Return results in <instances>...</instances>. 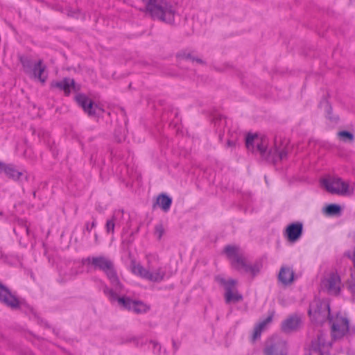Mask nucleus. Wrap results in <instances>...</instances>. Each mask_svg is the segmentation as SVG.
Listing matches in <instances>:
<instances>
[{"label": "nucleus", "instance_id": "cd10ccee", "mask_svg": "<svg viewBox=\"0 0 355 355\" xmlns=\"http://www.w3.org/2000/svg\"><path fill=\"white\" fill-rule=\"evenodd\" d=\"M349 288L351 291L355 293V270L352 272L350 279H349Z\"/></svg>", "mask_w": 355, "mask_h": 355}, {"label": "nucleus", "instance_id": "6e6552de", "mask_svg": "<svg viewBox=\"0 0 355 355\" xmlns=\"http://www.w3.org/2000/svg\"><path fill=\"white\" fill-rule=\"evenodd\" d=\"M21 62L25 73L32 78L38 80L42 84L46 82L47 79L46 67L42 60H39L35 62L32 68L30 67L29 60L21 58Z\"/></svg>", "mask_w": 355, "mask_h": 355}, {"label": "nucleus", "instance_id": "aec40b11", "mask_svg": "<svg viewBox=\"0 0 355 355\" xmlns=\"http://www.w3.org/2000/svg\"><path fill=\"white\" fill-rule=\"evenodd\" d=\"M148 280L152 282H159L164 279V271L162 268H153V266H148Z\"/></svg>", "mask_w": 355, "mask_h": 355}, {"label": "nucleus", "instance_id": "f257e3e1", "mask_svg": "<svg viewBox=\"0 0 355 355\" xmlns=\"http://www.w3.org/2000/svg\"><path fill=\"white\" fill-rule=\"evenodd\" d=\"M331 338L334 341L347 338L352 331L349 314L343 311L331 313L328 318Z\"/></svg>", "mask_w": 355, "mask_h": 355}, {"label": "nucleus", "instance_id": "a878e982", "mask_svg": "<svg viewBox=\"0 0 355 355\" xmlns=\"http://www.w3.org/2000/svg\"><path fill=\"white\" fill-rule=\"evenodd\" d=\"M338 137L340 140L343 141H349L352 142L354 140V135L349 132L347 131H340L338 133Z\"/></svg>", "mask_w": 355, "mask_h": 355}, {"label": "nucleus", "instance_id": "f03ea898", "mask_svg": "<svg viewBox=\"0 0 355 355\" xmlns=\"http://www.w3.org/2000/svg\"><path fill=\"white\" fill-rule=\"evenodd\" d=\"M146 10L152 17L172 23L174 21L175 10L173 6L165 0H148Z\"/></svg>", "mask_w": 355, "mask_h": 355}, {"label": "nucleus", "instance_id": "5701e85b", "mask_svg": "<svg viewBox=\"0 0 355 355\" xmlns=\"http://www.w3.org/2000/svg\"><path fill=\"white\" fill-rule=\"evenodd\" d=\"M1 173H3L8 178L12 179H19L21 173L17 170L11 164H3V166L1 169Z\"/></svg>", "mask_w": 355, "mask_h": 355}, {"label": "nucleus", "instance_id": "bb28decb", "mask_svg": "<svg viewBox=\"0 0 355 355\" xmlns=\"http://www.w3.org/2000/svg\"><path fill=\"white\" fill-rule=\"evenodd\" d=\"M114 220H115V216H113V217L110 220H107L106 225H105V230L107 233L113 234L114 232Z\"/></svg>", "mask_w": 355, "mask_h": 355}, {"label": "nucleus", "instance_id": "4be33fe9", "mask_svg": "<svg viewBox=\"0 0 355 355\" xmlns=\"http://www.w3.org/2000/svg\"><path fill=\"white\" fill-rule=\"evenodd\" d=\"M131 272L143 279H148V270L145 269L140 263L132 261L130 266Z\"/></svg>", "mask_w": 355, "mask_h": 355}, {"label": "nucleus", "instance_id": "2eb2a0df", "mask_svg": "<svg viewBox=\"0 0 355 355\" xmlns=\"http://www.w3.org/2000/svg\"><path fill=\"white\" fill-rule=\"evenodd\" d=\"M286 348L285 343L280 341H268L264 350L265 355H286L284 351Z\"/></svg>", "mask_w": 355, "mask_h": 355}, {"label": "nucleus", "instance_id": "20e7f679", "mask_svg": "<svg viewBox=\"0 0 355 355\" xmlns=\"http://www.w3.org/2000/svg\"><path fill=\"white\" fill-rule=\"evenodd\" d=\"M104 293L112 302L117 300L121 307L132 311L135 313H146L149 309V306L141 301H134L124 297H118L112 290H110L107 287L105 288Z\"/></svg>", "mask_w": 355, "mask_h": 355}, {"label": "nucleus", "instance_id": "412c9836", "mask_svg": "<svg viewBox=\"0 0 355 355\" xmlns=\"http://www.w3.org/2000/svg\"><path fill=\"white\" fill-rule=\"evenodd\" d=\"M171 203L172 199L166 195L162 193L157 196L154 207L158 206L163 211H168L171 207Z\"/></svg>", "mask_w": 355, "mask_h": 355}, {"label": "nucleus", "instance_id": "9d476101", "mask_svg": "<svg viewBox=\"0 0 355 355\" xmlns=\"http://www.w3.org/2000/svg\"><path fill=\"white\" fill-rule=\"evenodd\" d=\"M303 225L301 223H294L288 225L285 231V236L290 242L297 241L302 236Z\"/></svg>", "mask_w": 355, "mask_h": 355}, {"label": "nucleus", "instance_id": "c756f323", "mask_svg": "<svg viewBox=\"0 0 355 355\" xmlns=\"http://www.w3.org/2000/svg\"><path fill=\"white\" fill-rule=\"evenodd\" d=\"M264 145H265V150H266V146H267V141H266V139L265 137L263 139V142L262 143H259V146H263Z\"/></svg>", "mask_w": 355, "mask_h": 355}, {"label": "nucleus", "instance_id": "423d86ee", "mask_svg": "<svg viewBox=\"0 0 355 355\" xmlns=\"http://www.w3.org/2000/svg\"><path fill=\"white\" fill-rule=\"evenodd\" d=\"M89 261L95 268L102 270L106 273L116 291L121 290V284L110 260L104 257H98L92 258Z\"/></svg>", "mask_w": 355, "mask_h": 355}, {"label": "nucleus", "instance_id": "1a4fd4ad", "mask_svg": "<svg viewBox=\"0 0 355 355\" xmlns=\"http://www.w3.org/2000/svg\"><path fill=\"white\" fill-rule=\"evenodd\" d=\"M221 283L225 289V297L226 302H237L243 300V296L236 289V280H222Z\"/></svg>", "mask_w": 355, "mask_h": 355}, {"label": "nucleus", "instance_id": "b1692460", "mask_svg": "<svg viewBox=\"0 0 355 355\" xmlns=\"http://www.w3.org/2000/svg\"><path fill=\"white\" fill-rule=\"evenodd\" d=\"M272 314L268 315L266 320L259 322L256 326L253 334V340H256L257 338L260 336L262 330H263L266 325L268 324L272 321Z\"/></svg>", "mask_w": 355, "mask_h": 355}, {"label": "nucleus", "instance_id": "dca6fc26", "mask_svg": "<svg viewBox=\"0 0 355 355\" xmlns=\"http://www.w3.org/2000/svg\"><path fill=\"white\" fill-rule=\"evenodd\" d=\"M76 100L78 105L82 107L85 112L89 115H94L96 114V106H94L91 99L83 94H79L76 97Z\"/></svg>", "mask_w": 355, "mask_h": 355}, {"label": "nucleus", "instance_id": "393cba45", "mask_svg": "<svg viewBox=\"0 0 355 355\" xmlns=\"http://www.w3.org/2000/svg\"><path fill=\"white\" fill-rule=\"evenodd\" d=\"M324 212L329 216L336 215L340 214V207L338 205L331 204L326 207Z\"/></svg>", "mask_w": 355, "mask_h": 355}, {"label": "nucleus", "instance_id": "9b49d317", "mask_svg": "<svg viewBox=\"0 0 355 355\" xmlns=\"http://www.w3.org/2000/svg\"><path fill=\"white\" fill-rule=\"evenodd\" d=\"M324 285L329 293L338 294L341 287V281L339 275L337 273L329 275L324 281Z\"/></svg>", "mask_w": 355, "mask_h": 355}, {"label": "nucleus", "instance_id": "f3484780", "mask_svg": "<svg viewBox=\"0 0 355 355\" xmlns=\"http://www.w3.org/2000/svg\"><path fill=\"white\" fill-rule=\"evenodd\" d=\"M75 87V82L73 79L64 78L60 81L53 82L51 83V87L58 88L61 91H63L64 94L68 96L71 93L72 89Z\"/></svg>", "mask_w": 355, "mask_h": 355}, {"label": "nucleus", "instance_id": "ddd939ff", "mask_svg": "<svg viewBox=\"0 0 355 355\" xmlns=\"http://www.w3.org/2000/svg\"><path fill=\"white\" fill-rule=\"evenodd\" d=\"M329 345L330 344L327 340L326 334L320 333L318 334L317 338L312 341L311 347L313 351H318L320 355H321L324 354L329 349Z\"/></svg>", "mask_w": 355, "mask_h": 355}, {"label": "nucleus", "instance_id": "7c9ffc66", "mask_svg": "<svg viewBox=\"0 0 355 355\" xmlns=\"http://www.w3.org/2000/svg\"><path fill=\"white\" fill-rule=\"evenodd\" d=\"M3 164H4V163L0 162V173H1V169H2L3 166Z\"/></svg>", "mask_w": 355, "mask_h": 355}, {"label": "nucleus", "instance_id": "6ab92c4d", "mask_svg": "<svg viewBox=\"0 0 355 355\" xmlns=\"http://www.w3.org/2000/svg\"><path fill=\"white\" fill-rule=\"evenodd\" d=\"M301 319L297 315H293L287 318L282 325V329L285 332H291L296 330L300 325Z\"/></svg>", "mask_w": 355, "mask_h": 355}, {"label": "nucleus", "instance_id": "a211bd4d", "mask_svg": "<svg viewBox=\"0 0 355 355\" xmlns=\"http://www.w3.org/2000/svg\"><path fill=\"white\" fill-rule=\"evenodd\" d=\"M279 279L284 285L291 284L295 277V274L293 268L288 266H283L281 268L279 272Z\"/></svg>", "mask_w": 355, "mask_h": 355}, {"label": "nucleus", "instance_id": "7ed1b4c3", "mask_svg": "<svg viewBox=\"0 0 355 355\" xmlns=\"http://www.w3.org/2000/svg\"><path fill=\"white\" fill-rule=\"evenodd\" d=\"M228 259L231 261L232 266L240 272L250 273L254 276L258 270L248 265L240 253V250L236 246L228 245L225 249Z\"/></svg>", "mask_w": 355, "mask_h": 355}, {"label": "nucleus", "instance_id": "f8f14e48", "mask_svg": "<svg viewBox=\"0 0 355 355\" xmlns=\"http://www.w3.org/2000/svg\"><path fill=\"white\" fill-rule=\"evenodd\" d=\"M263 137L257 134H248L246 137L245 144L248 150L254 151L257 149L261 153L265 151V145L259 146V143L263 142Z\"/></svg>", "mask_w": 355, "mask_h": 355}, {"label": "nucleus", "instance_id": "39448f33", "mask_svg": "<svg viewBox=\"0 0 355 355\" xmlns=\"http://www.w3.org/2000/svg\"><path fill=\"white\" fill-rule=\"evenodd\" d=\"M331 314L329 302L327 300L315 299L310 304L309 315L313 322L322 323Z\"/></svg>", "mask_w": 355, "mask_h": 355}, {"label": "nucleus", "instance_id": "c85d7f7f", "mask_svg": "<svg viewBox=\"0 0 355 355\" xmlns=\"http://www.w3.org/2000/svg\"><path fill=\"white\" fill-rule=\"evenodd\" d=\"M164 230L162 225H157L155 227V234H156V236H157V237L159 239H160L162 236V235L164 234Z\"/></svg>", "mask_w": 355, "mask_h": 355}, {"label": "nucleus", "instance_id": "4468645a", "mask_svg": "<svg viewBox=\"0 0 355 355\" xmlns=\"http://www.w3.org/2000/svg\"><path fill=\"white\" fill-rule=\"evenodd\" d=\"M0 302L11 308L19 306L18 300L6 287L0 284Z\"/></svg>", "mask_w": 355, "mask_h": 355}, {"label": "nucleus", "instance_id": "0eeeda50", "mask_svg": "<svg viewBox=\"0 0 355 355\" xmlns=\"http://www.w3.org/2000/svg\"><path fill=\"white\" fill-rule=\"evenodd\" d=\"M322 184L327 191L331 193L346 196L352 191V188L349 183L343 181L340 178L324 179L322 180Z\"/></svg>", "mask_w": 355, "mask_h": 355}]
</instances>
